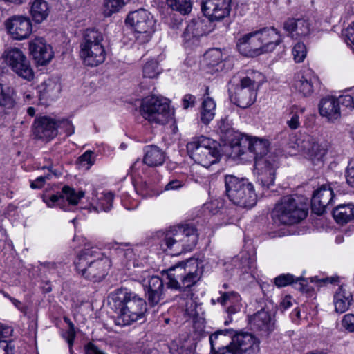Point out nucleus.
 <instances>
[{
  "instance_id": "obj_1",
  "label": "nucleus",
  "mask_w": 354,
  "mask_h": 354,
  "mask_svg": "<svg viewBox=\"0 0 354 354\" xmlns=\"http://www.w3.org/2000/svg\"><path fill=\"white\" fill-rule=\"evenodd\" d=\"M230 156L239 158L248 153L254 158V167L258 181L265 189L274 184L276 169L279 167V158L274 153L268 152L267 142L252 136L235 133L230 140Z\"/></svg>"
},
{
  "instance_id": "obj_2",
  "label": "nucleus",
  "mask_w": 354,
  "mask_h": 354,
  "mask_svg": "<svg viewBox=\"0 0 354 354\" xmlns=\"http://www.w3.org/2000/svg\"><path fill=\"white\" fill-rule=\"evenodd\" d=\"M108 300L111 308L115 313V323L120 326H129L140 320L147 312L145 301L127 288L111 292Z\"/></svg>"
},
{
  "instance_id": "obj_3",
  "label": "nucleus",
  "mask_w": 354,
  "mask_h": 354,
  "mask_svg": "<svg viewBox=\"0 0 354 354\" xmlns=\"http://www.w3.org/2000/svg\"><path fill=\"white\" fill-rule=\"evenodd\" d=\"M283 39L274 27H264L242 35L237 41L236 47L241 54L254 57L274 51L283 42Z\"/></svg>"
},
{
  "instance_id": "obj_4",
  "label": "nucleus",
  "mask_w": 354,
  "mask_h": 354,
  "mask_svg": "<svg viewBox=\"0 0 354 354\" xmlns=\"http://www.w3.org/2000/svg\"><path fill=\"white\" fill-rule=\"evenodd\" d=\"M76 270L84 278L100 281L108 274L111 261L99 249L86 241L84 248L80 252L75 261Z\"/></svg>"
},
{
  "instance_id": "obj_5",
  "label": "nucleus",
  "mask_w": 354,
  "mask_h": 354,
  "mask_svg": "<svg viewBox=\"0 0 354 354\" xmlns=\"http://www.w3.org/2000/svg\"><path fill=\"white\" fill-rule=\"evenodd\" d=\"M198 240L196 228L193 225L183 223L171 227L163 234L161 247L171 255H179L193 250Z\"/></svg>"
},
{
  "instance_id": "obj_6",
  "label": "nucleus",
  "mask_w": 354,
  "mask_h": 354,
  "mask_svg": "<svg viewBox=\"0 0 354 354\" xmlns=\"http://www.w3.org/2000/svg\"><path fill=\"white\" fill-rule=\"evenodd\" d=\"M162 274L166 276L169 288L185 290L194 286L200 280V263L197 259H190L162 271Z\"/></svg>"
},
{
  "instance_id": "obj_7",
  "label": "nucleus",
  "mask_w": 354,
  "mask_h": 354,
  "mask_svg": "<svg viewBox=\"0 0 354 354\" xmlns=\"http://www.w3.org/2000/svg\"><path fill=\"white\" fill-rule=\"evenodd\" d=\"M308 214V207L298 196H285L275 205L272 218L276 225H290L304 219Z\"/></svg>"
},
{
  "instance_id": "obj_8",
  "label": "nucleus",
  "mask_w": 354,
  "mask_h": 354,
  "mask_svg": "<svg viewBox=\"0 0 354 354\" xmlns=\"http://www.w3.org/2000/svg\"><path fill=\"white\" fill-rule=\"evenodd\" d=\"M263 81L264 76L261 73L253 70L248 71L231 92V100L241 108L250 106L254 102L257 90Z\"/></svg>"
},
{
  "instance_id": "obj_9",
  "label": "nucleus",
  "mask_w": 354,
  "mask_h": 354,
  "mask_svg": "<svg viewBox=\"0 0 354 354\" xmlns=\"http://www.w3.org/2000/svg\"><path fill=\"white\" fill-rule=\"evenodd\" d=\"M187 150L195 162L206 168L218 162L221 157L217 143L203 136L193 138L187 144Z\"/></svg>"
},
{
  "instance_id": "obj_10",
  "label": "nucleus",
  "mask_w": 354,
  "mask_h": 354,
  "mask_svg": "<svg viewBox=\"0 0 354 354\" xmlns=\"http://www.w3.org/2000/svg\"><path fill=\"white\" fill-rule=\"evenodd\" d=\"M225 184L227 196L234 204L245 208H251L255 205L257 194L252 184L247 179L226 175Z\"/></svg>"
},
{
  "instance_id": "obj_11",
  "label": "nucleus",
  "mask_w": 354,
  "mask_h": 354,
  "mask_svg": "<svg viewBox=\"0 0 354 354\" xmlns=\"http://www.w3.org/2000/svg\"><path fill=\"white\" fill-rule=\"evenodd\" d=\"M102 34L95 29H87L80 44V55L85 65L97 66L104 62L106 52L102 41Z\"/></svg>"
},
{
  "instance_id": "obj_12",
  "label": "nucleus",
  "mask_w": 354,
  "mask_h": 354,
  "mask_svg": "<svg viewBox=\"0 0 354 354\" xmlns=\"http://www.w3.org/2000/svg\"><path fill=\"white\" fill-rule=\"evenodd\" d=\"M141 115L151 123L164 124L172 117L167 99L151 95L145 97L140 106Z\"/></svg>"
},
{
  "instance_id": "obj_13",
  "label": "nucleus",
  "mask_w": 354,
  "mask_h": 354,
  "mask_svg": "<svg viewBox=\"0 0 354 354\" xmlns=\"http://www.w3.org/2000/svg\"><path fill=\"white\" fill-rule=\"evenodd\" d=\"M125 23L135 32V38L138 44L148 42L154 32L155 20L153 17L145 9H139L130 12Z\"/></svg>"
},
{
  "instance_id": "obj_14",
  "label": "nucleus",
  "mask_w": 354,
  "mask_h": 354,
  "mask_svg": "<svg viewBox=\"0 0 354 354\" xmlns=\"http://www.w3.org/2000/svg\"><path fill=\"white\" fill-rule=\"evenodd\" d=\"M3 57L6 64L19 77L28 81L33 80L34 71L29 60L21 49L8 48L3 53Z\"/></svg>"
},
{
  "instance_id": "obj_15",
  "label": "nucleus",
  "mask_w": 354,
  "mask_h": 354,
  "mask_svg": "<svg viewBox=\"0 0 354 354\" xmlns=\"http://www.w3.org/2000/svg\"><path fill=\"white\" fill-rule=\"evenodd\" d=\"M133 279L142 285L151 305H156L163 299L164 285L160 277L150 275L147 270H136Z\"/></svg>"
},
{
  "instance_id": "obj_16",
  "label": "nucleus",
  "mask_w": 354,
  "mask_h": 354,
  "mask_svg": "<svg viewBox=\"0 0 354 354\" xmlns=\"http://www.w3.org/2000/svg\"><path fill=\"white\" fill-rule=\"evenodd\" d=\"M84 195L82 191L76 192L69 186H64L61 192L52 195L44 194L43 201L48 207H59L64 211H70L71 207L76 205Z\"/></svg>"
},
{
  "instance_id": "obj_17",
  "label": "nucleus",
  "mask_w": 354,
  "mask_h": 354,
  "mask_svg": "<svg viewBox=\"0 0 354 354\" xmlns=\"http://www.w3.org/2000/svg\"><path fill=\"white\" fill-rule=\"evenodd\" d=\"M4 26L8 35L17 41L26 39L32 32V20L26 15H12L5 21Z\"/></svg>"
},
{
  "instance_id": "obj_18",
  "label": "nucleus",
  "mask_w": 354,
  "mask_h": 354,
  "mask_svg": "<svg viewBox=\"0 0 354 354\" xmlns=\"http://www.w3.org/2000/svg\"><path fill=\"white\" fill-rule=\"evenodd\" d=\"M318 78L310 68H306L295 74L292 87L303 97H309L314 92V85Z\"/></svg>"
},
{
  "instance_id": "obj_19",
  "label": "nucleus",
  "mask_w": 354,
  "mask_h": 354,
  "mask_svg": "<svg viewBox=\"0 0 354 354\" xmlns=\"http://www.w3.org/2000/svg\"><path fill=\"white\" fill-rule=\"evenodd\" d=\"M30 55L38 65L48 64L54 56L52 47L41 37H36L28 42Z\"/></svg>"
},
{
  "instance_id": "obj_20",
  "label": "nucleus",
  "mask_w": 354,
  "mask_h": 354,
  "mask_svg": "<svg viewBox=\"0 0 354 354\" xmlns=\"http://www.w3.org/2000/svg\"><path fill=\"white\" fill-rule=\"evenodd\" d=\"M214 28L212 21L206 19H193L186 27L183 37L187 45L194 44L200 37L211 32Z\"/></svg>"
},
{
  "instance_id": "obj_21",
  "label": "nucleus",
  "mask_w": 354,
  "mask_h": 354,
  "mask_svg": "<svg viewBox=\"0 0 354 354\" xmlns=\"http://www.w3.org/2000/svg\"><path fill=\"white\" fill-rule=\"evenodd\" d=\"M231 0H203L202 10L208 21H218L228 16Z\"/></svg>"
},
{
  "instance_id": "obj_22",
  "label": "nucleus",
  "mask_w": 354,
  "mask_h": 354,
  "mask_svg": "<svg viewBox=\"0 0 354 354\" xmlns=\"http://www.w3.org/2000/svg\"><path fill=\"white\" fill-rule=\"evenodd\" d=\"M230 342L237 354H254L259 351L260 341L252 333H237Z\"/></svg>"
},
{
  "instance_id": "obj_23",
  "label": "nucleus",
  "mask_w": 354,
  "mask_h": 354,
  "mask_svg": "<svg viewBox=\"0 0 354 354\" xmlns=\"http://www.w3.org/2000/svg\"><path fill=\"white\" fill-rule=\"evenodd\" d=\"M301 151L313 162L322 161L327 153L328 145L326 142H319L317 139L307 136L300 146Z\"/></svg>"
},
{
  "instance_id": "obj_24",
  "label": "nucleus",
  "mask_w": 354,
  "mask_h": 354,
  "mask_svg": "<svg viewBox=\"0 0 354 354\" xmlns=\"http://www.w3.org/2000/svg\"><path fill=\"white\" fill-rule=\"evenodd\" d=\"M144 151L145 156L143 161L137 160L131 167V172L134 175H140V173L137 172V170L141 166H144L145 164L151 167H156L161 165L165 160V153L156 145L146 146L144 149Z\"/></svg>"
},
{
  "instance_id": "obj_25",
  "label": "nucleus",
  "mask_w": 354,
  "mask_h": 354,
  "mask_svg": "<svg viewBox=\"0 0 354 354\" xmlns=\"http://www.w3.org/2000/svg\"><path fill=\"white\" fill-rule=\"evenodd\" d=\"M58 120L41 116L35 119L34 122V133L39 139L50 140L57 135Z\"/></svg>"
},
{
  "instance_id": "obj_26",
  "label": "nucleus",
  "mask_w": 354,
  "mask_h": 354,
  "mask_svg": "<svg viewBox=\"0 0 354 354\" xmlns=\"http://www.w3.org/2000/svg\"><path fill=\"white\" fill-rule=\"evenodd\" d=\"M283 28L292 39L301 40L308 37L311 32V24L304 19H290L283 24Z\"/></svg>"
},
{
  "instance_id": "obj_27",
  "label": "nucleus",
  "mask_w": 354,
  "mask_h": 354,
  "mask_svg": "<svg viewBox=\"0 0 354 354\" xmlns=\"http://www.w3.org/2000/svg\"><path fill=\"white\" fill-rule=\"evenodd\" d=\"M333 197L334 192L330 186L322 185L313 193L311 200L313 211L318 215L322 214Z\"/></svg>"
},
{
  "instance_id": "obj_28",
  "label": "nucleus",
  "mask_w": 354,
  "mask_h": 354,
  "mask_svg": "<svg viewBox=\"0 0 354 354\" xmlns=\"http://www.w3.org/2000/svg\"><path fill=\"white\" fill-rule=\"evenodd\" d=\"M37 89L40 103L48 104L58 97L61 86L57 81L48 79L38 85Z\"/></svg>"
},
{
  "instance_id": "obj_29",
  "label": "nucleus",
  "mask_w": 354,
  "mask_h": 354,
  "mask_svg": "<svg viewBox=\"0 0 354 354\" xmlns=\"http://www.w3.org/2000/svg\"><path fill=\"white\" fill-rule=\"evenodd\" d=\"M319 111L321 116L330 122H335L341 117L340 106L334 97L323 98L319 104Z\"/></svg>"
},
{
  "instance_id": "obj_30",
  "label": "nucleus",
  "mask_w": 354,
  "mask_h": 354,
  "mask_svg": "<svg viewBox=\"0 0 354 354\" xmlns=\"http://www.w3.org/2000/svg\"><path fill=\"white\" fill-rule=\"evenodd\" d=\"M251 327L261 333V335H267L274 329V322L270 315L265 310H261L250 318Z\"/></svg>"
},
{
  "instance_id": "obj_31",
  "label": "nucleus",
  "mask_w": 354,
  "mask_h": 354,
  "mask_svg": "<svg viewBox=\"0 0 354 354\" xmlns=\"http://www.w3.org/2000/svg\"><path fill=\"white\" fill-rule=\"evenodd\" d=\"M185 314L192 319L194 327L199 333H202L205 329L204 312L201 304H197L192 298L189 299L185 305Z\"/></svg>"
},
{
  "instance_id": "obj_32",
  "label": "nucleus",
  "mask_w": 354,
  "mask_h": 354,
  "mask_svg": "<svg viewBox=\"0 0 354 354\" xmlns=\"http://www.w3.org/2000/svg\"><path fill=\"white\" fill-rule=\"evenodd\" d=\"M113 194L111 192L103 191L93 194L89 206L87 207L89 212H108L113 206Z\"/></svg>"
},
{
  "instance_id": "obj_33",
  "label": "nucleus",
  "mask_w": 354,
  "mask_h": 354,
  "mask_svg": "<svg viewBox=\"0 0 354 354\" xmlns=\"http://www.w3.org/2000/svg\"><path fill=\"white\" fill-rule=\"evenodd\" d=\"M227 54L219 48H212L207 50L205 55V61L209 73L222 71L224 62L227 60Z\"/></svg>"
},
{
  "instance_id": "obj_34",
  "label": "nucleus",
  "mask_w": 354,
  "mask_h": 354,
  "mask_svg": "<svg viewBox=\"0 0 354 354\" xmlns=\"http://www.w3.org/2000/svg\"><path fill=\"white\" fill-rule=\"evenodd\" d=\"M29 14L35 24L45 21L50 12V6L46 0H30Z\"/></svg>"
},
{
  "instance_id": "obj_35",
  "label": "nucleus",
  "mask_w": 354,
  "mask_h": 354,
  "mask_svg": "<svg viewBox=\"0 0 354 354\" xmlns=\"http://www.w3.org/2000/svg\"><path fill=\"white\" fill-rule=\"evenodd\" d=\"M221 296L216 299V302L222 306H227V313L229 315L235 314L241 310V298L239 294L234 291L219 292Z\"/></svg>"
},
{
  "instance_id": "obj_36",
  "label": "nucleus",
  "mask_w": 354,
  "mask_h": 354,
  "mask_svg": "<svg viewBox=\"0 0 354 354\" xmlns=\"http://www.w3.org/2000/svg\"><path fill=\"white\" fill-rule=\"evenodd\" d=\"M352 295L344 287L339 286L334 295L335 311L339 313L346 312L352 301Z\"/></svg>"
},
{
  "instance_id": "obj_37",
  "label": "nucleus",
  "mask_w": 354,
  "mask_h": 354,
  "mask_svg": "<svg viewBox=\"0 0 354 354\" xmlns=\"http://www.w3.org/2000/svg\"><path fill=\"white\" fill-rule=\"evenodd\" d=\"M232 332L230 330L225 329L215 332L209 336V342L211 345V351L225 347L230 345L232 341Z\"/></svg>"
},
{
  "instance_id": "obj_38",
  "label": "nucleus",
  "mask_w": 354,
  "mask_h": 354,
  "mask_svg": "<svg viewBox=\"0 0 354 354\" xmlns=\"http://www.w3.org/2000/svg\"><path fill=\"white\" fill-rule=\"evenodd\" d=\"M333 216L339 224H345L354 219V204H341L333 211Z\"/></svg>"
},
{
  "instance_id": "obj_39",
  "label": "nucleus",
  "mask_w": 354,
  "mask_h": 354,
  "mask_svg": "<svg viewBox=\"0 0 354 354\" xmlns=\"http://www.w3.org/2000/svg\"><path fill=\"white\" fill-rule=\"evenodd\" d=\"M124 255L129 261L132 263L133 268L136 269L133 271L134 275L136 270L144 271L140 270L147 263L145 254H143V248L137 246L133 248L127 249L125 251Z\"/></svg>"
},
{
  "instance_id": "obj_40",
  "label": "nucleus",
  "mask_w": 354,
  "mask_h": 354,
  "mask_svg": "<svg viewBox=\"0 0 354 354\" xmlns=\"http://www.w3.org/2000/svg\"><path fill=\"white\" fill-rule=\"evenodd\" d=\"M216 107V102L212 97H204L200 111V119L203 124H207L214 119Z\"/></svg>"
},
{
  "instance_id": "obj_41",
  "label": "nucleus",
  "mask_w": 354,
  "mask_h": 354,
  "mask_svg": "<svg viewBox=\"0 0 354 354\" xmlns=\"http://www.w3.org/2000/svg\"><path fill=\"white\" fill-rule=\"evenodd\" d=\"M15 104V91L0 82V111L11 109Z\"/></svg>"
},
{
  "instance_id": "obj_42",
  "label": "nucleus",
  "mask_w": 354,
  "mask_h": 354,
  "mask_svg": "<svg viewBox=\"0 0 354 354\" xmlns=\"http://www.w3.org/2000/svg\"><path fill=\"white\" fill-rule=\"evenodd\" d=\"M305 108L297 105H292L287 109L288 118L286 124L292 129H297L300 127V116L304 113Z\"/></svg>"
},
{
  "instance_id": "obj_43",
  "label": "nucleus",
  "mask_w": 354,
  "mask_h": 354,
  "mask_svg": "<svg viewBox=\"0 0 354 354\" xmlns=\"http://www.w3.org/2000/svg\"><path fill=\"white\" fill-rule=\"evenodd\" d=\"M63 264L55 261H45L40 263V270L46 276L55 278L59 276L63 270Z\"/></svg>"
},
{
  "instance_id": "obj_44",
  "label": "nucleus",
  "mask_w": 354,
  "mask_h": 354,
  "mask_svg": "<svg viewBox=\"0 0 354 354\" xmlns=\"http://www.w3.org/2000/svg\"><path fill=\"white\" fill-rule=\"evenodd\" d=\"M125 3L124 0H103L102 12L105 17H110L119 12Z\"/></svg>"
},
{
  "instance_id": "obj_45",
  "label": "nucleus",
  "mask_w": 354,
  "mask_h": 354,
  "mask_svg": "<svg viewBox=\"0 0 354 354\" xmlns=\"http://www.w3.org/2000/svg\"><path fill=\"white\" fill-rule=\"evenodd\" d=\"M256 256L253 253L252 254H244L241 257L242 270L245 273H250L252 277L256 274Z\"/></svg>"
},
{
  "instance_id": "obj_46",
  "label": "nucleus",
  "mask_w": 354,
  "mask_h": 354,
  "mask_svg": "<svg viewBox=\"0 0 354 354\" xmlns=\"http://www.w3.org/2000/svg\"><path fill=\"white\" fill-rule=\"evenodd\" d=\"M304 279L301 277L295 278L293 275L290 274H282L274 278V284L278 288L284 287L292 283H297L302 285L301 281H304Z\"/></svg>"
},
{
  "instance_id": "obj_47",
  "label": "nucleus",
  "mask_w": 354,
  "mask_h": 354,
  "mask_svg": "<svg viewBox=\"0 0 354 354\" xmlns=\"http://www.w3.org/2000/svg\"><path fill=\"white\" fill-rule=\"evenodd\" d=\"M167 4L172 10L184 15L189 13L192 10L189 0H167Z\"/></svg>"
},
{
  "instance_id": "obj_48",
  "label": "nucleus",
  "mask_w": 354,
  "mask_h": 354,
  "mask_svg": "<svg viewBox=\"0 0 354 354\" xmlns=\"http://www.w3.org/2000/svg\"><path fill=\"white\" fill-rule=\"evenodd\" d=\"M143 76L148 78H155L158 76L160 71L158 69V62L155 59H151L146 62L143 66Z\"/></svg>"
},
{
  "instance_id": "obj_49",
  "label": "nucleus",
  "mask_w": 354,
  "mask_h": 354,
  "mask_svg": "<svg viewBox=\"0 0 354 354\" xmlns=\"http://www.w3.org/2000/svg\"><path fill=\"white\" fill-rule=\"evenodd\" d=\"M292 54L296 62H302L307 55V48L302 42H297L292 48Z\"/></svg>"
},
{
  "instance_id": "obj_50",
  "label": "nucleus",
  "mask_w": 354,
  "mask_h": 354,
  "mask_svg": "<svg viewBox=\"0 0 354 354\" xmlns=\"http://www.w3.org/2000/svg\"><path fill=\"white\" fill-rule=\"evenodd\" d=\"M96 156L94 152L88 150L86 151L82 156L79 157V162L82 167L88 169L95 162Z\"/></svg>"
},
{
  "instance_id": "obj_51",
  "label": "nucleus",
  "mask_w": 354,
  "mask_h": 354,
  "mask_svg": "<svg viewBox=\"0 0 354 354\" xmlns=\"http://www.w3.org/2000/svg\"><path fill=\"white\" fill-rule=\"evenodd\" d=\"M344 35L347 44L354 50V21L345 29Z\"/></svg>"
},
{
  "instance_id": "obj_52",
  "label": "nucleus",
  "mask_w": 354,
  "mask_h": 354,
  "mask_svg": "<svg viewBox=\"0 0 354 354\" xmlns=\"http://www.w3.org/2000/svg\"><path fill=\"white\" fill-rule=\"evenodd\" d=\"M337 100L338 101L339 106L342 105L350 110H353L354 109V100L350 95L340 96L339 98H337Z\"/></svg>"
},
{
  "instance_id": "obj_53",
  "label": "nucleus",
  "mask_w": 354,
  "mask_h": 354,
  "mask_svg": "<svg viewBox=\"0 0 354 354\" xmlns=\"http://www.w3.org/2000/svg\"><path fill=\"white\" fill-rule=\"evenodd\" d=\"M343 327L349 332H354V314H346L342 321Z\"/></svg>"
},
{
  "instance_id": "obj_54",
  "label": "nucleus",
  "mask_w": 354,
  "mask_h": 354,
  "mask_svg": "<svg viewBox=\"0 0 354 354\" xmlns=\"http://www.w3.org/2000/svg\"><path fill=\"white\" fill-rule=\"evenodd\" d=\"M64 129L66 133L70 136L74 133V127L73 124L66 119L58 120V129Z\"/></svg>"
},
{
  "instance_id": "obj_55",
  "label": "nucleus",
  "mask_w": 354,
  "mask_h": 354,
  "mask_svg": "<svg viewBox=\"0 0 354 354\" xmlns=\"http://www.w3.org/2000/svg\"><path fill=\"white\" fill-rule=\"evenodd\" d=\"M15 347L12 342L0 340V354H15Z\"/></svg>"
},
{
  "instance_id": "obj_56",
  "label": "nucleus",
  "mask_w": 354,
  "mask_h": 354,
  "mask_svg": "<svg viewBox=\"0 0 354 354\" xmlns=\"http://www.w3.org/2000/svg\"><path fill=\"white\" fill-rule=\"evenodd\" d=\"M63 336L67 341L69 347L71 348L75 337L74 326L71 322H69V328L66 333H64Z\"/></svg>"
},
{
  "instance_id": "obj_57",
  "label": "nucleus",
  "mask_w": 354,
  "mask_h": 354,
  "mask_svg": "<svg viewBox=\"0 0 354 354\" xmlns=\"http://www.w3.org/2000/svg\"><path fill=\"white\" fill-rule=\"evenodd\" d=\"M346 181L354 187V159L351 160L347 167Z\"/></svg>"
},
{
  "instance_id": "obj_58",
  "label": "nucleus",
  "mask_w": 354,
  "mask_h": 354,
  "mask_svg": "<svg viewBox=\"0 0 354 354\" xmlns=\"http://www.w3.org/2000/svg\"><path fill=\"white\" fill-rule=\"evenodd\" d=\"M185 182L178 179H174L169 181L165 187V190H177L183 187Z\"/></svg>"
},
{
  "instance_id": "obj_59",
  "label": "nucleus",
  "mask_w": 354,
  "mask_h": 354,
  "mask_svg": "<svg viewBox=\"0 0 354 354\" xmlns=\"http://www.w3.org/2000/svg\"><path fill=\"white\" fill-rule=\"evenodd\" d=\"M49 176H50L49 174L46 175V176H40L37 177L35 180H32L30 182L31 188H32V189L41 188L44 186L46 180L47 179H49Z\"/></svg>"
},
{
  "instance_id": "obj_60",
  "label": "nucleus",
  "mask_w": 354,
  "mask_h": 354,
  "mask_svg": "<svg viewBox=\"0 0 354 354\" xmlns=\"http://www.w3.org/2000/svg\"><path fill=\"white\" fill-rule=\"evenodd\" d=\"M196 97L191 94H186L183 98V106L184 109L193 107L195 104Z\"/></svg>"
},
{
  "instance_id": "obj_61",
  "label": "nucleus",
  "mask_w": 354,
  "mask_h": 354,
  "mask_svg": "<svg viewBox=\"0 0 354 354\" xmlns=\"http://www.w3.org/2000/svg\"><path fill=\"white\" fill-rule=\"evenodd\" d=\"M235 351H236L233 346H232V344L230 343V345H227L221 348L211 351V354H237Z\"/></svg>"
},
{
  "instance_id": "obj_62",
  "label": "nucleus",
  "mask_w": 354,
  "mask_h": 354,
  "mask_svg": "<svg viewBox=\"0 0 354 354\" xmlns=\"http://www.w3.org/2000/svg\"><path fill=\"white\" fill-rule=\"evenodd\" d=\"M3 295L5 297L8 298L10 301L11 303L19 310H20L21 312H23V313H26V307L20 301H19L18 299L12 297H10L8 294L7 293H3Z\"/></svg>"
},
{
  "instance_id": "obj_63",
  "label": "nucleus",
  "mask_w": 354,
  "mask_h": 354,
  "mask_svg": "<svg viewBox=\"0 0 354 354\" xmlns=\"http://www.w3.org/2000/svg\"><path fill=\"white\" fill-rule=\"evenodd\" d=\"M292 305V299L290 296H285L281 303H280V308L281 310H285L288 308H289Z\"/></svg>"
},
{
  "instance_id": "obj_64",
  "label": "nucleus",
  "mask_w": 354,
  "mask_h": 354,
  "mask_svg": "<svg viewBox=\"0 0 354 354\" xmlns=\"http://www.w3.org/2000/svg\"><path fill=\"white\" fill-rule=\"evenodd\" d=\"M86 354H106L103 351L99 350L92 344H88L86 347Z\"/></svg>"
}]
</instances>
